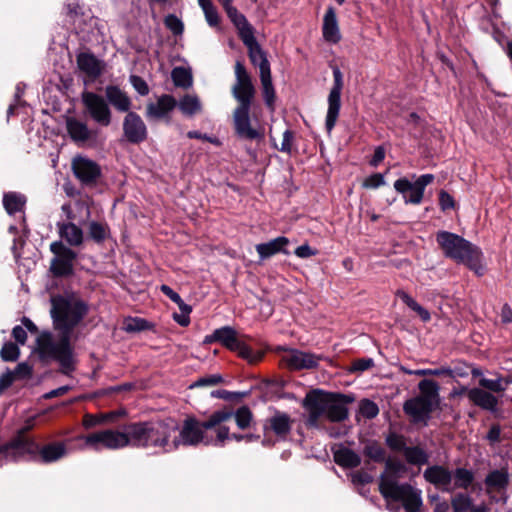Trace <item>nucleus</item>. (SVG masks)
I'll list each match as a JSON object with an SVG mask.
<instances>
[{"instance_id":"nucleus-6","label":"nucleus","mask_w":512,"mask_h":512,"mask_svg":"<svg viewBox=\"0 0 512 512\" xmlns=\"http://www.w3.org/2000/svg\"><path fill=\"white\" fill-rule=\"evenodd\" d=\"M385 470L379 477V492L389 504L401 502L405 512H420L423 505L421 490L409 483H399L405 466L399 461L385 460Z\"/></svg>"},{"instance_id":"nucleus-39","label":"nucleus","mask_w":512,"mask_h":512,"mask_svg":"<svg viewBox=\"0 0 512 512\" xmlns=\"http://www.w3.org/2000/svg\"><path fill=\"white\" fill-rule=\"evenodd\" d=\"M363 454L376 463L386 460L385 449L376 441H367L363 447Z\"/></svg>"},{"instance_id":"nucleus-46","label":"nucleus","mask_w":512,"mask_h":512,"mask_svg":"<svg viewBox=\"0 0 512 512\" xmlns=\"http://www.w3.org/2000/svg\"><path fill=\"white\" fill-rule=\"evenodd\" d=\"M451 506L454 512H466L472 507V501L469 495L457 493L451 499Z\"/></svg>"},{"instance_id":"nucleus-58","label":"nucleus","mask_w":512,"mask_h":512,"mask_svg":"<svg viewBox=\"0 0 512 512\" xmlns=\"http://www.w3.org/2000/svg\"><path fill=\"white\" fill-rule=\"evenodd\" d=\"M351 480L354 484L365 485L371 483L373 481V477L371 474L359 470L351 473Z\"/></svg>"},{"instance_id":"nucleus-43","label":"nucleus","mask_w":512,"mask_h":512,"mask_svg":"<svg viewBox=\"0 0 512 512\" xmlns=\"http://www.w3.org/2000/svg\"><path fill=\"white\" fill-rule=\"evenodd\" d=\"M198 4L204 12L207 23L215 27L219 24V15L211 0H198Z\"/></svg>"},{"instance_id":"nucleus-5","label":"nucleus","mask_w":512,"mask_h":512,"mask_svg":"<svg viewBox=\"0 0 512 512\" xmlns=\"http://www.w3.org/2000/svg\"><path fill=\"white\" fill-rule=\"evenodd\" d=\"M352 401V397L341 393L325 392L321 389L309 391L302 401V407L308 413L306 426L318 427L322 416L331 422L344 421L348 417L347 404Z\"/></svg>"},{"instance_id":"nucleus-50","label":"nucleus","mask_w":512,"mask_h":512,"mask_svg":"<svg viewBox=\"0 0 512 512\" xmlns=\"http://www.w3.org/2000/svg\"><path fill=\"white\" fill-rule=\"evenodd\" d=\"M164 24L174 35H181L183 33L184 25L174 14L167 15L164 19Z\"/></svg>"},{"instance_id":"nucleus-16","label":"nucleus","mask_w":512,"mask_h":512,"mask_svg":"<svg viewBox=\"0 0 512 512\" xmlns=\"http://www.w3.org/2000/svg\"><path fill=\"white\" fill-rule=\"evenodd\" d=\"M123 135L132 144H139L147 139V127L137 113L128 112L124 117Z\"/></svg>"},{"instance_id":"nucleus-38","label":"nucleus","mask_w":512,"mask_h":512,"mask_svg":"<svg viewBox=\"0 0 512 512\" xmlns=\"http://www.w3.org/2000/svg\"><path fill=\"white\" fill-rule=\"evenodd\" d=\"M122 414H124V412L121 411H112L108 413H101L98 415L86 414L83 418V426L86 429H90L99 424L112 422Z\"/></svg>"},{"instance_id":"nucleus-32","label":"nucleus","mask_w":512,"mask_h":512,"mask_svg":"<svg viewBox=\"0 0 512 512\" xmlns=\"http://www.w3.org/2000/svg\"><path fill=\"white\" fill-rule=\"evenodd\" d=\"M215 338L218 339V342L230 351H232L234 348H237V343L240 341L237 335V331L230 326H224L216 329Z\"/></svg>"},{"instance_id":"nucleus-13","label":"nucleus","mask_w":512,"mask_h":512,"mask_svg":"<svg viewBox=\"0 0 512 512\" xmlns=\"http://www.w3.org/2000/svg\"><path fill=\"white\" fill-rule=\"evenodd\" d=\"M333 72V85L330 89L327 102L328 109L325 119V127L328 132H331L336 125L341 108V92L343 89V74L338 66L332 68Z\"/></svg>"},{"instance_id":"nucleus-55","label":"nucleus","mask_w":512,"mask_h":512,"mask_svg":"<svg viewBox=\"0 0 512 512\" xmlns=\"http://www.w3.org/2000/svg\"><path fill=\"white\" fill-rule=\"evenodd\" d=\"M223 381V378L219 374H212L199 378L191 387H203V386H214Z\"/></svg>"},{"instance_id":"nucleus-12","label":"nucleus","mask_w":512,"mask_h":512,"mask_svg":"<svg viewBox=\"0 0 512 512\" xmlns=\"http://www.w3.org/2000/svg\"><path fill=\"white\" fill-rule=\"evenodd\" d=\"M434 180V175L423 174L415 182L400 178L394 182V189L403 195L406 204L418 205L422 202L425 188Z\"/></svg>"},{"instance_id":"nucleus-11","label":"nucleus","mask_w":512,"mask_h":512,"mask_svg":"<svg viewBox=\"0 0 512 512\" xmlns=\"http://www.w3.org/2000/svg\"><path fill=\"white\" fill-rule=\"evenodd\" d=\"M68 454L65 441H52L40 446L37 442L22 443L16 440V462L28 456L35 462L50 464L61 460Z\"/></svg>"},{"instance_id":"nucleus-17","label":"nucleus","mask_w":512,"mask_h":512,"mask_svg":"<svg viewBox=\"0 0 512 512\" xmlns=\"http://www.w3.org/2000/svg\"><path fill=\"white\" fill-rule=\"evenodd\" d=\"M294 420L285 412L275 411L266 419L263 428L266 433H273L280 441L287 440L293 426Z\"/></svg>"},{"instance_id":"nucleus-24","label":"nucleus","mask_w":512,"mask_h":512,"mask_svg":"<svg viewBox=\"0 0 512 512\" xmlns=\"http://www.w3.org/2000/svg\"><path fill=\"white\" fill-rule=\"evenodd\" d=\"M66 130L70 138L78 145L84 144L92 138V131L87 124L74 117L66 119Z\"/></svg>"},{"instance_id":"nucleus-35","label":"nucleus","mask_w":512,"mask_h":512,"mask_svg":"<svg viewBox=\"0 0 512 512\" xmlns=\"http://www.w3.org/2000/svg\"><path fill=\"white\" fill-rule=\"evenodd\" d=\"M26 203L24 195L16 192L5 193L3 196V205L7 213L13 215L17 212H21Z\"/></svg>"},{"instance_id":"nucleus-14","label":"nucleus","mask_w":512,"mask_h":512,"mask_svg":"<svg viewBox=\"0 0 512 512\" xmlns=\"http://www.w3.org/2000/svg\"><path fill=\"white\" fill-rule=\"evenodd\" d=\"M82 102L90 118L97 124L107 127L112 121V112L107 101L94 92H84Z\"/></svg>"},{"instance_id":"nucleus-40","label":"nucleus","mask_w":512,"mask_h":512,"mask_svg":"<svg viewBox=\"0 0 512 512\" xmlns=\"http://www.w3.org/2000/svg\"><path fill=\"white\" fill-rule=\"evenodd\" d=\"M406 461L412 465H423L428 462L427 453L418 446L409 447L403 452Z\"/></svg>"},{"instance_id":"nucleus-20","label":"nucleus","mask_w":512,"mask_h":512,"mask_svg":"<svg viewBox=\"0 0 512 512\" xmlns=\"http://www.w3.org/2000/svg\"><path fill=\"white\" fill-rule=\"evenodd\" d=\"M242 42L248 49L251 63L259 68L260 76L270 74V62L267 59V54L261 48L255 36L244 39Z\"/></svg>"},{"instance_id":"nucleus-57","label":"nucleus","mask_w":512,"mask_h":512,"mask_svg":"<svg viewBox=\"0 0 512 512\" xmlns=\"http://www.w3.org/2000/svg\"><path fill=\"white\" fill-rule=\"evenodd\" d=\"M439 205L442 211H446L454 208L455 201L448 192L441 190L439 192Z\"/></svg>"},{"instance_id":"nucleus-4","label":"nucleus","mask_w":512,"mask_h":512,"mask_svg":"<svg viewBox=\"0 0 512 512\" xmlns=\"http://www.w3.org/2000/svg\"><path fill=\"white\" fill-rule=\"evenodd\" d=\"M128 425L129 446L154 449L157 453H169L177 449L175 420L140 421Z\"/></svg>"},{"instance_id":"nucleus-15","label":"nucleus","mask_w":512,"mask_h":512,"mask_svg":"<svg viewBox=\"0 0 512 512\" xmlns=\"http://www.w3.org/2000/svg\"><path fill=\"white\" fill-rule=\"evenodd\" d=\"M50 250L55 257L51 261V271L55 276H68L73 273V262L77 254L61 241L51 243Z\"/></svg>"},{"instance_id":"nucleus-18","label":"nucleus","mask_w":512,"mask_h":512,"mask_svg":"<svg viewBox=\"0 0 512 512\" xmlns=\"http://www.w3.org/2000/svg\"><path fill=\"white\" fill-rule=\"evenodd\" d=\"M72 169L75 176L84 185H92L101 175L99 165L85 157H76L72 162Z\"/></svg>"},{"instance_id":"nucleus-41","label":"nucleus","mask_w":512,"mask_h":512,"mask_svg":"<svg viewBox=\"0 0 512 512\" xmlns=\"http://www.w3.org/2000/svg\"><path fill=\"white\" fill-rule=\"evenodd\" d=\"M88 234L97 243H102L109 235L107 224L92 221L89 223Z\"/></svg>"},{"instance_id":"nucleus-19","label":"nucleus","mask_w":512,"mask_h":512,"mask_svg":"<svg viewBox=\"0 0 512 512\" xmlns=\"http://www.w3.org/2000/svg\"><path fill=\"white\" fill-rule=\"evenodd\" d=\"M177 107L176 99L169 94L158 97L156 102H150L146 107V117L153 120L169 119L170 113Z\"/></svg>"},{"instance_id":"nucleus-51","label":"nucleus","mask_w":512,"mask_h":512,"mask_svg":"<svg viewBox=\"0 0 512 512\" xmlns=\"http://www.w3.org/2000/svg\"><path fill=\"white\" fill-rule=\"evenodd\" d=\"M232 351L237 352L240 357H242L243 359L247 360L250 363L257 362L258 359L260 358V356L254 355L251 348L241 340L237 343V348H234Z\"/></svg>"},{"instance_id":"nucleus-23","label":"nucleus","mask_w":512,"mask_h":512,"mask_svg":"<svg viewBox=\"0 0 512 512\" xmlns=\"http://www.w3.org/2000/svg\"><path fill=\"white\" fill-rule=\"evenodd\" d=\"M107 103L111 104L119 112H131L132 102L127 93L118 86L109 85L105 88Z\"/></svg>"},{"instance_id":"nucleus-2","label":"nucleus","mask_w":512,"mask_h":512,"mask_svg":"<svg viewBox=\"0 0 512 512\" xmlns=\"http://www.w3.org/2000/svg\"><path fill=\"white\" fill-rule=\"evenodd\" d=\"M232 414L228 411H214L205 421L187 417L182 428L176 432L177 448L182 444L195 446L200 443L223 447L229 437V427Z\"/></svg>"},{"instance_id":"nucleus-62","label":"nucleus","mask_w":512,"mask_h":512,"mask_svg":"<svg viewBox=\"0 0 512 512\" xmlns=\"http://www.w3.org/2000/svg\"><path fill=\"white\" fill-rule=\"evenodd\" d=\"M294 134L291 130H285L283 133V139L281 142L280 151L290 154L292 150Z\"/></svg>"},{"instance_id":"nucleus-26","label":"nucleus","mask_w":512,"mask_h":512,"mask_svg":"<svg viewBox=\"0 0 512 512\" xmlns=\"http://www.w3.org/2000/svg\"><path fill=\"white\" fill-rule=\"evenodd\" d=\"M464 391H467L468 399L476 406L490 411H494L496 409L497 399L491 393L481 388H472L469 390L463 388L462 392Z\"/></svg>"},{"instance_id":"nucleus-36","label":"nucleus","mask_w":512,"mask_h":512,"mask_svg":"<svg viewBox=\"0 0 512 512\" xmlns=\"http://www.w3.org/2000/svg\"><path fill=\"white\" fill-rule=\"evenodd\" d=\"M396 297L402 300L411 310L418 314L423 322H428L431 319L430 312L416 302L407 292L404 290H397L395 293Z\"/></svg>"},{"instance_id":"nucleus-60","label":"nucleus","mask_w":512,"mask_h":512,"mask_svg":"<svg viewBox=\"0 0 512 512\" xmlns=\"http://www.w3.org/2000/svg\"><path fill=\"white\" fill-rule=\"evenodd\" d=\"M12 373L15 378L24 379L31 376L32 367L26 362H21L15 367Z\"/></svg>"},{"instance_id":"nucleus-52","label":"nucleus","mask_w":512,"mask_h":512,"mask_svg":"<svg viewBox=\"0 0 512 512\" xmlns=\"http://www.w3.org/2000/svg\"><path fill=\"white\" fill-rule=\"evenodd\" d=\"M149 324L142 318H131L125 322V330L127 332H140L148 329Z\"/></svg>"},{"instance_id":"nucleus-48","label":"nucleus","mask_w":512,"mask_h":512,"mask_svg":"<svg viewBox=\"0 0 512 512\" xmlns=\"http://www.w3.org/2000/svg\"><path fill=\"white\" fill-rule=\"evenodd\" d=\"M359 411L366 419H373L379 414L378 405L369 399H363L359 405Z\"/></svg>"},{"instance_id":"nucleus-34","label":"nucleus","mask_w":512,"mask_h":512,"mask_svg":"<svg viewBox=\"0 0 512 512\" xmlns=\"http://www.w3.org/2000/svg\"><path fill=\"white\" fill-rule=\"evenodd\" d=\"M508 479V473L506 471L494 470L487 475L485 484L489 492H500L507 486Z\"/></svg>"},{"instance_id":"nucleus-49","label":"nucleus","mask_w":512,"mask_h":512,"mask_svg":"<svg viewBox=\"0 0 512 512\" xmlns=\"http://www.w3.org/2000/svg\"><path fill=\"white\" fill-rule=\"evenodd\" d=\"M19 347L12 342H6L0 351V356L3 361H16L19 357Z\"/></svg>"},{"instance_id":"nucleus-28","label":"nucleus","mask_w":512,"mask_h":512,"mask_svg":"<svg viewBox=\"0 0 512 512\" xmlns=\"http://www.w3.org/2000/svg\"><path fill=\"white\" fill-rule=\"evenodd\" d=\"M59 235L71 246H79L83 242V231L74 223H58Z\"/></svg>"},{"instance_id":"nucleus-31","label":"nucleus","mask_w":512,"mask_h":512,"mask_svg":"<svg viewBox=\"0 0 512 512\" xmlns=\"http://www.w3.org/2000/svg\"><path fill=\"white\" fill-rule=\"evenodd\" d=\"M177 106L182 114L187 117H193L202 110V104L198 96L191 94L184 95L180 101L177 102Z\"/></svg>"},{"instance_id":"nucleus-33","label":"nucleus","mask_w":512,"mask_h":512,"mask_svg":"<svg viewBox=\"0 0 512 512\" xmlns=\"http://www.w3.org/2000/svg\"><path fill=\"white\" fill-rule=\"evenodd\" d=\"M219 411L230 412L232 414V418L230 420L234 419L237 427L241 430L248 429L252 424L253 413L250 410V408L247 406H241L236 411H233L230 408H223V409H220Z\"/></svg>"},{"instance_id":"nucleus-42","label":"nucleus","mask_w":512,"mask_h":512,"mask_svg":"<svg viewBox=\"0 0 512 512\" xmlns=\"http://www.w3.org/2000/svg\"><path fill=\"white\" fill-rule=\"evenodd\" d=\"M260 81L262 85L264 101L268 107L272 108L275 101V89L272 83L271 73L260 76Z\"/></svg>"},{"instance_id":"nucleus-64","label":"nucleus","mask_w":512,"mask_h":512,"mask_svg":"<svg viewBox=\"0 0 512 512\" xmlns=\"http://www.w3.org/2000/svg\"><path fill=\"white\" fill-rule=\"evenodd\" d=\"M12 336L15 341L21 345H24L27 340V332L24 327L17 325L12 329Z\"/></svg>"},{"instance_id":"nucleus-59","label":"nucleus","mask_w":512,"mask_h":512,"mask_svg":"<svg viewBox=\"0 0 512 512\" xmlns=\"http://www.w3.org/2000/svg\"><path fill=\"white\" fill-rule=\"evenodd\" d=\"M31 428H32L31 424L25 425L24 427L20 428L16 432V434L7 442H15L16 443V440H19L22 443L29 442V441L36 442L32 437L27 436V433Z\"/></svg>"},{"instance_id":"nucleus-30","label":"nucleus","mask_w":512,"mask_h":512,"mask_svg":"<svg viewBox=\"0 0 512 512\" xmlns=\"http://www.w3.org/2000/svg\"><path fill=\"white\" fill-rule=\"evenodd\" d=\"M334 461L343 468H355L361 463V457L354 450L341 446L334 452Z\"/></svg>"},{"instance_id":"nucleus-44","label":"nucleus","mask_w":512,"mask_h":512,"mask_svg":"<svg viewBox=\"0 0 512 512\" xmlns=\"http://www.w3.org/2000/svg\"><path fill=\"white\" fill-rule=\"evenodd\" d=\"M171 76L175 86L177 87L187 88L192 84L191 73L183 67L174 68Z\"/></svg>"},{"instance_id":"nucleus-21","label":"nucleus","mask_w":512,"mask_h":512,"mask_svg":"<svg viewBox=\"0 0 512 512\" xmlns=\"http://www.w3.org/2000/svg\"><path fill=\"white\" fill-rule=\"evenodd\" d=\"M291 370L312 369L318 365L319 358L312 353L290 350L282 358Z\"/></svg>"},{"instance_id":"nucleus-37","label":"nucleus","mask_w":512,"mask_h":512,"mask_svg":"<svg viewBox=\"0 0 512 512\" xmlns=\"http://www.w3.org/2000/svg\"><path fill=\"white\" fill-rule=\"evenodd\" d=\"M396 297L402 300L411 310L418 314L423 322H428L431 319L430 312L416 302L407 292L404 290H397L395 293Z\"/></svg>"},{"instance_id":"nucleus-27","label":"nucleus","mask_w":512,"mask_h":512,"mask_svg":"<svg viewBox=\"0 0 512 512\" xmlns=\"http://www.w3.org/2000/svg\"><path fill=\"white\" fill-rule=\"evenodd\" d=\"M79 69L91 78H97L102 73L100 61L90 53H80L77 56Z\"/></svg>"},{"instance_id":"nucleus-10","label":"nucleus","mask_w":512,"mask_h":512,"mask_svg":"<svg viewBox=\"0 0 512 512\" xmlns=\"http://www.w3.org/2000/svg\"><path fill=\"white\" fill-rule=\"evenodd\" d=\"M82 442V449H91L99 452L102 450H119L129 446L128 425L122 429H101L76 438Z\"/></svg>"},{"instance_id":"nucleus-56","label":"nucleus","mask_w":512,"mask_h":512,"mask_svg":"<svg viewBox=\"0 0 512 512\" xmlns=\"http://www.w3.org/2000/svg\"><path fill=\"white\" fill-rule=\"evenodd\" d=\"M130 83L140 95L145 96L149 93V87L142 77L137 75H131Z\"/></svg>"},{"instance_id":"nucleus-47","label":"nucleus","mask_w":512,"mask_h":512,"mask_svg":"<svg viewBox=\"0 0 512 512\" xmlns=\"http://www.w3.org/2000/svg\"><path fill=\"white\" fill-rule=\"evenodd\" d=\"M386 444L392 451L396 452H404L407 448L405 437L395 432H391L387 435Z\"/></svg>"},{"instance_id":"nucleus-29","label":"nucleus","mask_w":512,"mask_h":512,"mask_svg":"<svg viewBox=\"0 0 512 512\" xmlns=\"http://www.w3.org/2000/svg\"><path fill=\"white\" fill-rule=\"evenodd\" d=\"M227 15L237 28L239 37L242 41L254 35V28L248 22L246 17L237 10V8H230Z\"/></svg>"},{"instance_id":"nucleus-9","label":"nucleus","mask_w":512,"mask_h":512,"mask_svg":"<svg viewBox=\"0 0 512 512\" xmlns=\"http://www.w3.org/2000/svg\"><path fill=\"white\" fill-rule=\"evenodd\" d=\"M424 479L436 488L452 493L456 489H468L473 481L474 474L466 468L449 470L443 465H432L425 469Z\"/></svg>"},{"instance_id":"nucleus-22","label":"nucleus","mask_w":512,"mask_h":512,"mask_svg":"<svg viewBox=\"0 0 512 512\" xmlns=\"http://www.w3.org/2000/svg\"><path fill=\"white\" fill-rule=\"evenodd\" d=\"M322 34L326 42L337 44L341 40L336 11L329 6L323 17Z\"/></svg>"},{"instance_id":"nucleus-1","label":"nucleus","mask_w":512,"mask_h":512,"mask_svg":"<svg viewBox=\"0 0 512 512\" xmlns=\"http://www.w3.org/2000/svg\"><path fill=\"white\" fill-rule=\"evenodd\" d=\"M50 315L58 340L50 331H43L36 340V352L42 361H57L65 369L72 368V340L77 336L74 329L83 321L89 311L88 304L76 294L51 297Z\"/></svg>"},{"instance_id":"nucleus-8","label":"nucleus","mask_w":512,"mask_h":512,"mask_svg":"<svg viewBox=\"0 0 512 512\" xmlns=\"http://www.w3.org/2000/svg\"><path fill=\"white\" fill-rule=\"evenodd\" d=\"M420 395L406 400L403 404V411L414 424L426 426L431 413L439 405V385L431 379H423L419 382Z\"/></svg>"},{"instance_id":"nucleus-3","label":"nucleus","mask_w":512,"mask_h":512,"mask_svg":"<svg viewBox=\"0 0 512 512\" xmlns=\"http://www.w3.org/2000/svg\"><path fill=\"white\" fill-rule=\"evenodd\" d=\"M234 68L236 82L231 92L238 102V106L233 112L235 133L244 140H261L263 138V131L253 127L250 118V109L256 92L255 87L241 61H236Z\"/></svg>"},{"instance_id":"nucleus-53","label":"nucleus","mask_w":512,"mask_h":512,"mask_svg":"<svg viewBox=\"0 0 512 512\" xmlns=\"http://www.w3.org/2000/svg\"><path fill=\"white\" fill-rule=\"evenodd\" d=\"M479 384L481 387L492 391V392H500L505 389L503 386L502 380L500 378L495 379H488V378H482L479 381Z\"/></svg>"},{"instance_id":"nucleus-54","label":"nucleus","mask_w":512,"mask_h":512,"mask_svg":"<svg viewBox=\"0 0 512 512\" xmlns=\"http://www.w3.org/2000/svg\"><path fill=\"white\" fill-rule=\"evenodd\" d=\"M385 184L384 175L381 173H374L368 176L362 183L364 188L376 189Z\"/></svg>"},{"instance_id":"nucleus-61","label":"nucleus","mask_w":512,"mask_h":512,"mask_svg":"<svg viewBox=\"0 0 512 512\" xmlns=\"http://www.w3.org/2000/svg\"><path fill=\"white\" fill-rule=\"evenodd\" d=\"M374 366V361L372 358H361L357 359L353 362L351 371H366Z\"/></svg>"},{"instance_id":"nucleus-7","label":"nucleus","mask_w":512,"mask_h":512,"mask_svg":"<svg viewBox=\"0 0 512 512\" xmlns=\"http://www.w3.org/2000/svg\"><path fill=\"white\" fill-rule=\"evenodd\" d=\"M436 240L446 257L466 265L478 276L483 275L482 253L478 247L463 237L448 231L438 232Z\"/></svg>"},{"instance_id":"nucleus-45","label":"nucleus","mask_w":512,"mask_h":512,"mask_svg":"<svg viewBox=\"0 0 512 512\" xmlns=\"http://www.w3.org/2000/svg\"><path fill=\"white\" fill-rule=\"evenodd\" d=\"M7 462H16V443H0V466Z\"/></svg>"},{"instance_id":"nucleus-25","label":"nucleus","mask_w":512,"mask_h":512,"mask_svg":"<svg viewBox=\"0 0 512 512\" xmlns=\"http://www.w3.org/2000/svg\"><path fill=\"white\" fill-rule=\"evenodd\" d=\"M289 240L284 236L277 237L266 243L257 244L255 249L261 260L270 258L277 253L288 254L285 247L288 245Z\"/></svg>"},{"instance_id":"nucleus-63","label":"nucleus","mask_w":512,"mask_h":512,"mask_svg":"<svg viewBox=\"0 0 512 512\" xmlns=\"http://www.w3.org/2000/svg\"><path fill=\"white\" fill-rule=\"evenodd\" d=\"M295 255L299 258H309L317 254L316 250H313L308 244L298 246L295 251Z\"/></svg>"}]
</instances>
